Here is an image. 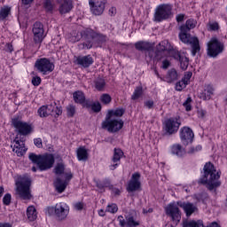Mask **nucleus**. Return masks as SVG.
Returning a JSON list of instances; mask_svg holds the SVG:
<instances>
[{
	"mask_svg": "<svg viewBox=\"0 0 227 227\" xmlns=\"http://www.w3.org/2000/svg\"><path fill=\"white\" fill-rule=\"evenodd\" d=\"M90 107H91L94 113H100V111L102 110V106L98 102L93 103L90 106Z\"/></svg>",
	"mask_w": 227,
	"mask_h": 227,
	"instance_id": "48",
	"label": "nucleus"
},
{
	"mask_svg": "<svg viewBox=\"0 0 227 227\" xmlns=\"http://www.w3.org/2000/svg\"><path fill=\"white\" fill-rule=\"evenodd\" d=\"M12 12V9L8 6L3 7L0 10V19L4 20V19H6L10 15V12Z\"/></svg>",
	"mask_w": 227,
	"mask_h": 227,
	"instance_id": "40",
	"label": "nucleus"
},
{
	"mask_svg": "<svg viewBox=\"0 0 227 227\" xmlns=\"http://www.w3.org/2000/svg\"><path fill=\"white\" fill-rule=\"evenodd\" d=\"M173 15V5L169 4H161L158 5L154 12V22H162L171 19Z\"/></svg>",
	"mask_w": 227,
	"mask_h": 227,
	"instance_id": "7",
	"label": "nucleus"
},
{
	"mask_svg": "<svg viewBox=\"0 0 227 227\" xmlns=\"http://www.w3.org/2000/svg\"><path fill=\"white\" fill-rule=\"evenodd\" d=\"M70 212V207L65 202H59L55 205V207H50L46 210L48 215H55L58 221H65L68 216Z\"/></svg>",
	"mask_w": 227,
	"mask_h": 227,
	"instance_id": "4",
	"label": "nucleus"
},
{
	"mask_svg": "<svg viewBox=\"0 0 227 227\" xmlns=\"http://www.w3.org/2000/svg\"><path fill=\"white\" fill-rule=\"evenodd\" d=\"M171 50V44H169V42L168 41H162L159 43L157 46V51H155V59L158 61H160L162 59V52L165 51H170Z\"/></svg>",
	"mask_w": 227,
	"mask_h": 227,
	"instance_id": "22",
	"label": "nucleus"
},
{
	"mask_svg": "<svg viewBox=\"0 0 227 227\" xmlns=\"http://www.w3.org/2000/svg\"><path fill=\"white\" fill-rule=\"evenodd\" d=\"M145 56L150 58V59H152L153 58V56H155V51H153V47H150V50H147L145 51Z\"/></svg>",
	"mask_w": 227,
	"mask_h": 227,
	"instance_id": "52",
	"label": "nucleus"
},
{
	"mask_svg": "<svg viewBox=\"0 0 227 227\" xmlns=\"http://www.w3.org/2000/svg\"><path fill=\"white\" fill-rule=\"evenodd\" d=\"M34 42L35 43H42L43 42V24L36 21L33 26Z\"/></svg>",
	"mask_w": 227,
	"mask_h": 227,
	"instance_id": "16",
	"label": "nucleus"
},
{
	"mask_svg": "<svg viewBox=\"0 0 227 227\" xmlns=\"http://www.w3.org/2000/svg\"><path fill=\"white\" fill-rule=\"evenodd\" d=\"M141 174L139 172H136L132 174L131 179L129 180L128 186H127V191L128 192H136V191H139L141 189Z\"/></svg>",
	"mask_w": 227,
	"mask_h": 227,
	"instance_id": "14",
	"label": "nucleus"
},
{
	"mask_svg": "<svg viewBox=\"0 0 227 227\" xmlns=\"http://www.w3.org/2000/svg\"><path fill=\"white\" fill-rule=\"evenodd\" d=\"M78 160H88V151L84 147H79L76 152Z\"/></svg>",
	"mask_w": 227,
	"mask_h": 227,
	"instance_id": "34",
	"label": "nucleus"
},
{
	"mask_svg": "<svg viewBox=\"0 0 227 227\" xmlns=\"http://www.w3.org/2000/svg\"><path fill=\"white\" fill-rule=\"evenodd\" d=\"M96 186L99 191H104L105 187H109V180L105 179L104 181H97Z\"/></svg>",
	"mask_w": 227,
	"mask_h": 227,
	"instance_id": "42",
	"label": "nucleus"
},
{
	"mask_svg": "<svg viewBox=\"0 0 227 227\" xmlns=\"http://www.w3.org/2000/svg\"><path fill=\"white\" fill-rule=\"evenodd\" d=\"M187 84H189V83H187V81L181 80V81L177 82L176 83V91H182V90H184V88H186Z\"/></svg>",
	"mask_w": 227,
	"mask_h": 227,
	"instance_id": "44",
	"label": "nucleus"
},
{
	"mask_svg": "<svg viewBox=\"0 0 227 227\" xmlns=\"http://www.w3.org/2000/svg\"><path fill=\"white\" fill-rule=\"evenodd\" d=\"M36 215V208H35L33 206H29L27 209V216L28 221H35Z\"/></svg>",
	"mask_w": 227,
	"mask_h": 227,
	"instance_id": "35",
	"label": "nucleus"
},
{
	"mask_svg": "<svg viewBox=\"0 0 227 227\" xmlns=\"http://www.w3.org/2000/svg\"><path fill=\"white\" fill-rule=\"evenodd\" d=\"M184 19H185V14H177L176 17V22H184Z\"/></svg>",
	"mask_w": 227,
	"mask_h": 227,
	"instance_id": "60",
	"label": "nucleus"
},
{
	"mask_svg": "<svg viewBox=\"0 0 227 227\" xmlns=\"http://www.w3.org/2000/svg\"><path fill=\"white\" fill-rule=\"evenodd\" d=\"M54 0H44L43 3V8H44L46 13H52L56 4H53Z\"/></svg>",
	"mask_w": 227,
	"mask_h": 227,
	"instance_id": "33",
	"label": "nucleus"
},
{
	"mask_svg": "<svg viewBox=\"0 0 227 227\" xmlns=\"http://www.w3.org/2000/svg\"><path fill=\"white\" fill-rule=\"evenodd\" d=\"M152 44L148 42L145 41H138L135 43V49L137 51H140V52H146L147 51H150V47Z\"/></svg>",
	"mask_w": 227,
	"mask_h": 227,
	"instance_id": "30",
	"label": "nucleus"
},
{
	"mask_svg": "<svg viewBox=\"0 0 227 227\" xmlns=\"http://www.w3.org/2000/svg\"><path fill=\"white\" fill-rule=\"evenodd\" d=\"M54 111L57 116H61V114H63V111L61 110V107L56 106Z\"/></svg>",
	"mask_w": 227,
	"mask_h": 227,
	"instance_id": "63",
	"label": "nucleus"
},
{
	"mask_svg": "<svg viewBox=\"0 0 227 227\" xmlns=\"http://www.w3.org/2000/svg\"><path fill=\"white\" fill-rule=\"evenodd\" d=\"M82 43L78 45L79 49L90 50L93 47L95 40H97V32L91 28H85L80 32Z\"/></svg>",
	"mask_w": 227,
	"mask_h": 227,
	"instance_id": "5",
	"label": "nucleus"
},
{
	"mask_svg": "<svg viewBox=\"0 0 227 227\" xmlns=\"http://www.w3.org/2000/svg\"><path fill=\"white\" fill-rule=\"evenodd\" d=\"M3 203L6 206L10 205L12 203V194L6 193L3 198Z\"/></svg>",
	"mask_w": 227,
	"mask_h": 227,
	"instance_id": "49",
	"label": "nucleus"
},
{
	"mask_svg": "<svg viewBox=\"0 0 227 227\" xmlns=\"http://www.w3.org/2000/svg\"><path fill=\"white\" fill-rule=\"evenodd\" d=\"M12 125L14 127L15 132L20 134V136H29V134H33L35 130L33 124L23 121L20 120L19 117L12 119Z\"/></svg>",
	"mask_w": 227,
	"mask_h": 227,
	"instance_id": "8",
	"label": "nucleus"
},
{
	"mask_svg": "<svg viewBox=\"0 0 227 227\" xmlns=\"http://www.w3.org/2000/svg\"><path fill=\"white\" fill-rule=\"evenodd\" d=\"M28 159L34 164L38 166L40 171H47V169H51L55 162L53 154L36 155L32 153L29 154Z\"/></svg>",
	"mask_w": 227,
	"mask_h": 227,
	"instance_id": "3",
	"label": "nucleus"
},
{
	"mask_svg": "<svg viewBox=\"0 0 227 227\" xmlns=\"http://www.w3.org/2000/svg\"><path fill=\"white\" fill-rule=\"evenodd\" d=\"M106 212L110 214H116L118 212V206L116 204H111L106 207Z\"/></svg>",
	"mask_w": 227,
	"mask_h": 227,
	"instance_id": "46",
	"label": "nucleus"
},
{
	"mask_svg": "<svg viewBox=\"0 0 227 227\" xmlns=\"http://www.w3.org/2000/svg\"><path fill=\"white\" fill-rule=\"evenodd\" d=\"M123 114H125V109L116 108L115 110H110L106 116L110 118H121Z\"/></svg>",
	"mask_w": 227,
	"mask_h": 227,
	"instance_id": "32",
	"label": "nucleus"
},
{
	"mask_svg": "<svg viewBox=\"0 0 227 227\" xmlns=\"http://www.w3.org/2000/svg\"><path fill=\"white\" fill-rule=\"evenodd\" d=\"M143 95V87L138 86L135 89L133 95L131 96V100H137Z\"/></svg>",
	"mask_w": 227,
	"mask_h": 227,
	"instance_id": "38",
	"label": "nucleus"
},
{
	"mask_svg": "<svg viewBox=\"0 0 227 227\" xmlns=\"http://www.w3.org/2000/svg\"><path fill=\"white\" fill-rule=\"evenodd\" d=\"M59 5V12L60 15L70 13L74 9V2L72 0H53Z\"/></svg>",
	"mask_w": 227,
	"mask_h": 227,
	"instance_id": "15",
	"label": "nucleus"
},
{
	"mask_svg": "<svg viewBox=\"0 0 227 227\" xmlns=\"http://www.w3.org/2000/svg\"><path fill=\"white\" fill-rule=\"evenodd\" d=\"M180 75L178 74V72L175 68H172L168 71L166 75V81L168 83L175 82V81H178Z\"/></svg>",
	"mask_w": 227,
	"mask_h": 227,
	"instance_id": "29",
	"label": "nucleus"
},
{
	"mask_svg": "<svg viewBox=\"0 0 227 227\" xmlns=\"http://www.w3.org/2000/svg\"><path fill=\"white\" fill-rule=\"evenodd\" d=\"M172 153L177 155V157H182L184 155L185 151H184L180 144H176L172 146Z\"/></svg>",
	"mask_w": 227,
	"mask_h": 227,
	"instance_id": "36",
	"label": "nucleus"
},
{
	"mask_svg": "<svg viewBox=\"0 0 227 227\" xmlns=\"http://www.w3.org/2000/svg\"><path fill=\"white\" fill-rule=\"evenodd\" d=\"M17 192L22 200H31V179L29 177H22L16 182Z\"/></svg>",
	"mask_w": 227,
	"mask_h": 227,
	"instance_id": "9",
	"label": "nucleus"
},
{
	"mask_svg": "<svg viewBox=\"0 0 227 227\" xmlns=\"http://www.w3.org/2000/svg\"><path fill=\"white\" fill-rule=\"evenodd\" d=\"M34 144L37 146V148H42V138H35L34 139Z\"/></svg>",
	"mask_w": 227,
	"mask_h": 227,
	"instance_id": "59",
	"label": "nucleus"
},
{
	"mask_svg": "<svg viewBox=\"0 0 227 227\" xmlns=\"http://www.w3.org/2000/svg\"><path fill=\"white\" fill-rule=\"evenodd\" d=\"M67 116L69 118H74V114H75V106L74 105H68L67 106Z\"/></svg>",
	"mask_w": 227,
	"mask_h": 227,
	"instance_id": "43",
	"label": "nucleus"
},
{
	"mask_svg": "<svg viewBox=\"0 0 227 227\" xmlns=\"http://www.w3.org/2000/svg\"><path fill=\"white\" fill-rule=\"evenodd\" d=\"M170 56L174 58V59H176L180 63V68L182 70H187L189 67V58L185 57L184 55H180V52L176 51H171Z\"/></svg>",
	"mask_w": 227,
	"mask_h": 227,
	"instance_id": "19",
	"label": "nucleus"
},
{
	"mask_svg": "<svg viewBox=\"0 0 227 227\" xmlns=\"http://www.w3.org/2000/svg\"><path fill=\"white\" fill-rule=\"evenodd\" d=\"M123 125H125L123 120L106 116L105 121L101 123V128L111 134H116V132H120L123 129Z\"/></svg>",
	"mask_w": 227,
	"mask_h": 227,
	"instance_id": "6",
	"label": "nucleus"
},
{
	"mask_svg": "<svg viewBox=\"0 0 227 227\" xmlns=\"http://www.w3.org/2000/svg\"><path fill=\"white\" fill-rule=\"evenodd\" d=\"M100 100L103 104L107 105L111 104V96L109 94H103L100 98Z\"/></svg>",
	"mask_w": 227,
	"mask_h": 227,
	"instance_id": "45",
	"label": "nucleus"
},
{
	"mask_svg": "<svg viewBox=\"0 0 227 227\" xmlns=\"http://www.w3.org/2000/svg\"><path fill=\"white\" fill-rule=\"evenodd\" d=\"M180 138L184 145H189L194 139V132L189 127H184L180 129Z\"/></svg>",
	"mask_w": 227,
	"mask_h": 227,
	"instance_id": "17",
	"label": "nucleus"
},
{
	"mask_svg": "<svg viewBox=\"0 0 227 227\" xmlns=\"http://www.w3.org/2000/svg\"><path fill=\"white\" fill-rule=\"evenodd\" d=\"M212 95H214V87L212 85H207L204 91L200 93V98L202 100H210Z\"/></svg>",
	"mask_w": 227,
	"mask_h": 227,
	"instance_id": "28",
	"label": "nucleus"
},
{
	"mask_svg": "<svg viewBox=\"0 0 227 227\" xmlns=\"http://www.w3.org/2000/svg\"><path fill=\"white\" fill-rule=\"evenodd\" d=\"M56 109V103L53 105H46L41 106L37 113L41 118H47V116H51V114H54V110Z\"/></svg>",
	"mask_w": 227,
	"mask_h": 227,
	"instance_id": "21",
	"label": "nucleus"
},
{
	"mask_svg": "<svg viewBox=\"0 0 227 227\" xmlns=\"http://www.w3.org/2000/svg\"><path fill=\"white\" fill-rule=\"evenodd\" d=\"M67 185H68V183L67 181L61 180V178L57 177L54 181V187L57 191V192H65V189H67Z\"/></svg>",
	"mask_w": 227,
	"mask_h": 227,
	"instance_id": "27",
	"label": "nucleus"
},
{
	"mask_svg": "<svg viewBox=\"0 0 227 227\" xmlns=\"http://www.w3.org/2000/svg\"><path fill=\"white\" fill-rule=\"evenodd\" d=\"M89 4L94 15H102L104 10H106V2H95Z\"/></svg>",
	"mask_w": 227,
	"mask_h": 227,
	"instance_id": "23",
	"label": "nucleus"
},
{
	"mask_svg": "<svg viewBox=\"0 0 227 227\" xmlns=\"http://www.w3.org/2000/svg\"><path fill=\"white\" fill-rule=\"evenodd\" d=\"M72 178H74V174H72V172H67L65 174V182H69V180H72Z\"/></svg>",
	"mask_w": 227,
	"mask_h": 227,
	"instance_id": "57",
	"label": "nucleus"
},
{
	"mask_svg": "<svg viewBox=\"0 0 227 227\" xmlns=\"http://www.w3.org/2000/svg\"><path fill=\"white\" fill-rule=\"evenodd\" d=\"M177 205L180 208H183L187 217H191L198 210V207L191 202L177 201Z\"/></svg>",
	"mask_w": 227,
	"mask_h": 227,
	"instance_id": "20",
	"label": "nucleus"
},
{
	"mask_svg": "<svg viewBox=\"0 0 227 227\" xmlns=\"http://www.w3.org/2000/svg\"><path fill=\"white\" fill-rule=\"evenodd\" d=\"M74 208L75 210L81 211L82 208H84V203L82 202H76L74 204Z\"/></svg>",
	"mask_w": 227,
	"mask_h": 227,
	"instance_id": "54",
	"label": "nucleus"
},
{
	"mask_svg": "<svg viewBox=\"0 0 227 227\" xmlns=\"http://www.w3.org/2000/svg\"><path fill=\"white\" fill-rule=\"evenodd\" d=\"M201 150V145H197L196 147H191L189 153H194L196 152H200Z\"/></svg>",
	"mask_w": 227,
	"mask_h": 227,
	"instance_id": "58",
	"label": "nucleus"
},
{
	"mask_svg": "<svg viewBox=\"0 0 227 227\" xmlns=\"http://www.w3.org/2000/svg\"><path fill=\"white\" fill-rule=\"evenodd\" d=\"M33 86H40L42 84V78L40 76H35L32 78Z\"/></svg>",
	"mask_w": 227,
	"mask_h": 227,
	"instance_id": "51",
	"label": "nucleus"
},
{
	"mask_svg": "<svg viewBox=\"0 0 227 227\" xmlns=\"http://www.w3.org/2000/svg\"><path fill=\"white\" fill-rule=\"evenodd\" d=\"M108 13L111 17H114V15H116V7H111Z\"/></svg>",
	"mask_w": 227,
	"mask_h": 227,
	"instance_id": "62",
	"label": "nucleus"
},
{
	"mask_svg": "<svg viewBox=\"0 0 227 227\" xmlns=\"http://www.w3.org/2000/svg\"><path fill=\"white\" fill-rule=\"evenodd\" d=\"M94 84L98 91H104V88H106V80H104V78H98L94 81Z\"/></svg>",
	"mask_w": 227,
	"mask_h": 227,
	"instance_id": "37",
	"label": "nucleus"
},
{
	"mask_svg": "<svg viewBox=\"0 0 227 227\" xmlns=\"http://www.w3.org/2000/svg\"><path fill=\"white\" fill-rule=\"evenodd\" d=\"M186 227H205V225L203 224V220H192L186 223Z\"/></svg>",
	"mask_w": 227,
	"mask_h": 227,
	"instance_id": "41",
	"label": "nucleus"
},
{
	"mask_svg": "<svg viewBox=\"0 0 227 227\" xmlns=\"http://www.w3.org/2000/svg\"><path fill=\"white\" fill-rule=\"evenodd\" d=\"M145 106L148 109H152V107H153V100H147V101H145Z\"/></svg>",
	"mask_w": 227,
	"mask_h": 227,
	"instance_id": "61",
	"label": "nucleus"
},
{
	"mask_svg": "<svg viewBox=\"0 0 227 227\" xmlns=\"http://www.w3.org/2000/svg\"><path fill=\"white\" fill-rule=\"evenodd\" d=\"M169 67H171V62L168 59H164L161 64V68H163V70H168Z\"/></svg>",
	"mask_w": 227,
	"mask_h": 227,
	"instance_id": "53",
	"label": "nucleus"
},
{
	"mask_svg": "<svg viewBox=\"0 0 227 227\" xmlns=\"http://www.w3.org/2000/svg\"><path fill=\"white\" fill-rule=\"evenodd\" d=\"M121 157H123V151H121V149L115 148L114 150V156L112 158V161L115 164L110 166V169H112V171H114V169L118 168L117 162H120V160H121Z\"/></svg>",
	"mask_w": 227,
	"mask_h": 227,
	"instance_id": "26",
	"label": "nucleus"
},
{
	"mask_svg": "<svg viewBox=\"0 0 227 227\" xmlns=\"http://www.w3.org/2000/svg\"><path fill=\"white\" fill-rule=\"evenodd\" d=\"M223 51H224V44L215 37H213L207 43V56L209 58H217Z\"/></svg>",
	"mask_w": 227,
	"mask_h": 227,
	"instance_id": "10",
	"label": "nucleus"
},
{
	"mask_svg": "<svg viewBox=\"0 0 227 227\" xmlns=\"http://www.w3.org/2000/svg\"><path fill=\"white\" fill-rule=\"evenodd\" d=\"M0 227H12L10 223H0Z\"/></svg>",
	"mask_w": 227,
	"mask_h": 227,
	"instance_id": "64",
	"label": "nucleus"
},
{
	"mask_svg": "<svg viewBox=\"0 0 227 227\" xmlns=\"http://www.w3.org/2000/svg\"><path fill=\"white\" fill-rule=\"evenodd\" d=\"M191 102H192V99L191 98H188L185 102L183 104L184 107H185L186 111H191L192 107L191 106Z\"/></svg>",
	"mask_w": 227,
	"mask_h": 227,
	"instance_id": "50",
	"label": "nucleus"
},
{
	"mask_svg": "<svg viewBox=\"0 0 227 227\" xmlns=\"http://www.w3.org/2000/svg\"><path fill=\"white\" fill-rule=\"evenodd\" d=\"M54 173L55 175H63L65 173V163H58L54 168Z\"/></svg>",
	"mask_w": 227,
	"mask_h": 227,
	"instance_id": "39",
	"label": "nucleus"
},
{
	"mask_svg": "<svg viewBox=\"0 0 227 227\" xmlns=\"http://www.w3.org/2000/svg\"><path fill=\"white\" fill-rule=\"evenodd\" d=\"M209 28L211 31H217V29H219V24L217 22L210 23Z\"/></svg>",
	"mask_w": 227,
	"mask_h": 227,
	"instance_id": "55",
	"label": "nucleus"
},
{
	"mask_svg": "<svg viewBox=\"0 0 227 227\" xmlns=\"http://www.w3.org/2000/svg\"><path fill=\"white\" fill-rule=\"evenodd\" d=\"M177 203L178 201L168 204L165 207V212L168 217H171L172 221L180 223V220L182 219V212L180 211V208H178Z\"/></svg>",
	"mask_w": 227,
	"mask_h": 227,
	"instance_id": "12",
	"label": "nucleus"
},
{
	"mask_svg": "<svg viewBox=\"0 0 227 227\" xmlns=\"http://www.w3.org/2000/svg\"><path fill=\"white\" fill-rule=\"evenodd\" d=\"M14 148L12 149V151L15 152V153H17L18 157L24 155V142L14 139Z\"/></svg>",
	"mask_w": 227,
	"mask_h": 227,
	"instance_id": "31",
	"label": "nucleus"
},
{
	"mask_svg": "<svg viewBox=\"0 0 227 227\" xmlns=\"http://www.w3.org/2000/svg\"><path fill=\"white\" fill-rule=\"evenodd\" d=\"M178 129H180V122L178 121V119L170 118L165 121L164 130L168 136L176 134V132H178Z\"/></svg>",
	"mask_w": 227,
	"mask_h": 227,
	"instance_id": "13",
	"label": "nucleus"
},
{
	"mask_svg": "<svg viewBox=\"0 0 227 227\" xmlns=\"http://www.w3.org/2000/svg\"><path fill=\"white\" fill-rule=\"evenodd\" d=\"M106 40L107 37H106V35L97 33L95 42H98V43H104Z\"/></svg>",
	"mask_w": 227,
	"mask_h": 227,
	"instance_id": "47",
	"label": "nucleus"
},
{
	"mask_svg": "<svg viewBox=\"0 0 227 227\" xmlns=\"http://www.w3.org/2000/svg\"><path fill=\"white\" fill-rule=\"evenodd\" d=\"M191 77H192V73L188 72L187 74H184V77L182 80L186 81L187 84H189V81H191Z\"/></svg>",
	"mask_w": 227,
	"mask_h": 227,
	"instance_id": "56",
	"label": "nucleus"
},
{
	"mask_svg": "<svg viewBox=\"0 0 227 227\" xmlns=\"http://www.w3.org/2000/svg\"><path fill=\"white\" fill-rule=\"evenodd\" d=\"M196 27V20H187L185 24L180 27L179 39L186 45H192V56H196L201 48L200 47V39L191 37L189 32Z\"/></svg>",
	"mask_w": 227,
	"mask_h": 227,
	"instance_id": "1",
	"label": "nucleus"
},
{
	"mask_svg": "<svg viewBox=\"0 0 227 227\" xmlns=\"http://www.w3.org/2000/svg\"><path fill=\"white\" fill-rule=\"evenodd\" d=\"M35 68L38 72H41L43 75H47L51 74V72H54V63L51 62L49 59H39L35 63Z\"/></svg>",
	"mask_w": 227,
	"mask_h": 227,
	"instance_id": "11",
	"label": "nucleus"
},
{
	"mask_svg": "<svg viewBox=\"0 0 227 227\" xmlns=\"http://www.w3.org/2000/svg\"><path fill=\"white\" fill-rule=\"evenodd\" d=\"M77 65H80V67H83V68H89V67H91L93 65V58L91 55H86L83 57H78L76 59Z\"/></svg>",
	"mask_w": 227,
	"mask_h": 227,
	"instance_id": "25",
	"label": "nucleus"
},
{
	"mask_svg": "<svg viewBox=\"0 0 227 227\" xmlns=\"http://www.w3.org/2000/svg\"><path fill=\"white\" fill-rule=\"evenodd\" d=\"M204 175L199 179V184L201 185H206L208 191H215L217 187H221V174L215 170V167L211 162L205 164Z\"/></svg>",
	"mask_w": 227,
	"mask_h": 227,
	"instance_id": "2",
	"label": "nucleus"
},
{
	"mask_svg": "<svg viewBox=\"0 0 227 227\" xmlns=\"http://www.w3.org/2000/svg\"><path fill=\"white\" fill-rule=\"evenodd\" d=\"M118 221H119V224L121 227H136V226H139V222L136 221V219L134 218V216L132 215H128L125 216V218H123L122 215H119L118 216Z\"/></svg>",
	"mask_w": 227,
	"mask_h": 227,
	"instance_id": "18",
	"label": "nucleus"
},
{
	"mask_svg": "<svg viewBox=\"0 0 227 227\" xmlns=\"http://www.w3.org/2000/svg\"><path fill=\"white\" fill-rule=\"evenodd\" d=\"M73 98L75 104H85L86 107H90L91 104H90V101H86V97L84 96V93L82 91H75L73 93Z\"/></svg>",
	"mask_w": 227,
	"mask_h": 227,
	"instance_id": "24",
	"label": "nucleus"
}]
</instances>
